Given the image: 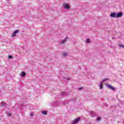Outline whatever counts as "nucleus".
Wrapping results in <instances>:
<instances>
[{"label":"nucleus","instance_id":"6ab92c4d","mask_svg":"<svg viewBox=\"0 0 124 124\" xmlns=\"http://www.w3.org/2000/svg\"><path fill=\"white\" fill-rule=\"evenodd\" d=\"M30 116H31V117H33V114L32 113H30Z\"/></svg>","mask_w":124,"mask_h":124},{"label":"nucleus","instance_id":"a211bd4d","mask_svg":"<svg viewBox=\"0 0 124 124\" xmlns=\"http://www.w3.org/2000/svg\"><path fill=\"white\" fill-rule=\"evenodd\" d=\"M7 116H8L9 117H10L11 116V114L8 113H7Z\"/></svg>","mask_w":124,"mask_h":124},{"label":"nucleus","instance_id":"39448f33","mask_svg":"<svg viewBox=\"0 0 124 124\" xmlns=\"http://www.w3.org/2000/svg\"><path fill=\"white\" fill-rule=\"evenodd\" d=\"M64 8L65 9H69L70 8V6H69V5L68 4H63Z\"/></svg>","mask_w":124,"mask_h":124},{"label":"nucleus","instance_id":"9d476101","mask_svg":"<svg viewBox=\"0 0 124 124\" xmlns=\"http://www.w3.org/2000/svg\"><path fill=\"white\" fill-rule=\"evenodd\" d=\"M42 114L44 115H47V111H42Z\"/></svg>","mask_w":124,"mask_h":124},{"label":"nucleus","instance_id":"ddd939ff","mask_svg":"<svg viewBox=\"0 0 124 124\" xmlns=\"http://www.w3.org/2000/svg\"><path fill=\"white\" fill-rule=\"evenodd\" d=\"M1 105H2V106H5V105H6V104H5V103H4V102H2Z\"/></svg>","mask_w":124,"mask_h":124},{"label":"nucleus","instance_id":"2eb2a0df","mask_svg":"<svg viewBox=\"0 0 124 124\" xmlns=\"http://www.w3.org/2000/svg\"><path fill=\"white\" fill-rule=\"evenodd\" d=\"M12 58H13V57L12 56H11V55H9V56H8V59H12Z\"/></svg>","mask_w":124,"mask_h":124},{"label":"nucleus","instance_id":"f3484780","mask_svg":"<svg viewBox=\"0 0 124 124\" xmlns=\"http://www.w3.org/2000/svg\"><path fill=\"white\" fill-rule=\"evenodd\" d=\"M111 17H113V18H115V17H117V18H119V17H121V16H111Z\"/></svg>","mask_w":124,"mask_h":124},{"label":"nucleus","instance_id":"f8f14e48","mask_svg":"<svg viewBox=\"0 0 124 124\" xmlns=\"http://www.w3.org/2000/svg\"><path fill=\"white\" fill-rule=\"evenodd\" d=\"M119 46H120V47H121L122 48H124V46L122 44H119Z\"/></svg>","mask_w":124,"mask_h":124},{"label":"nucleus","instance_id":"6e6552de","mask_svg":"<svg viewBox=\"0 0 124 124\" xmlns=\"http://www.w3.org/2000/svg\"><path fill=\"white\" fill-rule=\"evenodd\" d=\"M123 13L120 12V13H119L116 15V16H123Z\"/></svg>","mask_w":124,"mask_h":124},{"label":"nucleus","instance_id":"1a4fd4ad","mask_svg":"<svg viewBox=\"0 0 124 124\" xmlns=\"http://www.w3.org/2000/svg\"><path fill=\"white\" fill-rule=\"evenodd\" d=\"M62 57H67V54L65 52L62 53Z\"/></svg>","mask_w":124,"mask_h":124},{"label":"nucleus","instance_id":"0eeeda50","mask_svg":"<svg viewBox=\"0 0 124 124\" xmlns=\"http://www.w3.org/2000/svg\"><path fill=\"white\" fill-rule=\"evenodd\" d=\"M20 76H21V77H24V76H26V73H25V72H22L20 74Z\"/></svg>","mask_w":124,"mask_h":124},{"label":"nucleus","instance_id":"423d86ee","mask_svg":"<svg viewBox=\"0 0 124 124\" xmlns=\"http://www.w3.org/2000/svg\"><path fill=\"white\" fill-rule=\"evenodd\" d=\"M67 40V38H65V39H63L61 41V43L63 44V43H65L66 42V40Z\"/></svg>","mask_w":124,"mask_h":124},{"label":"nucleus","instance_id":"f257e3e1","mask_svg":"<svg viewBox=\"0 0 124 124\" xmlns=\"http://www.w3.org/2000/svg\"><path fill=\"white\" fill-rule=\"evenodd\" d=\"M106 80H108V79L106 78L103 79V81L100 83L99 87H100V90H101L102 89H103V82H104V81H106Z\"/></svg>","mask_w":124,"mask_h":124},{"label":"nucleus","instance_id":"412c9836","mask_svg":"<svg viewBox=\"0 0 124 124\" xmlns=\"http://www.w3.org/2000/svg\"><path fill=\"white\" fill-rule=\"evenodd\" d=\"M62 94L63 95H65V93H64V92L62 93Z\"/></svg>","mask_w":124,"mask_h":124},{"label":"nucleus","instance_id":"4468645a","mask_svg":"<svg viewBox=\"0 0 124 124\" xmlns=\"http://www.w3.org/2000/svg\"><path fill=\"white\" fill-rule=\"evenodd\" d=\"M87 43H90V39L88 38L86 40Z\"/></svg>","mask_w":124,"mask_h":124},{"label":"nucleus","instance_id":"4be33fe9","mask_svg":"<svg viewBox=\"0 0 124 124\" xmlns=\"http://www.w3.org/2000/svg\"><path fill=\"white\" fill-rule=\"evenodd\" d=\"M67 80H69V78H67Z\"/></svg>","mask_w":124,"mask_h":124},{"label":"nucleus","instance_id":"aec40b11","mask_svg":"<svg viewBox=\"0 0 124 124\" xmlns=\"http://www.w3.org/2000/svg\"><path fill=\"white\" fill-rule=\"evenodd\" d=\"M97 121H100V117H98L97 118Z\"/></svg>","mask_w":124,"mask_h":124},{"label":"nucleus","instance_id":"dca6fc26","mask_svg":"<svg viewBox=\"0 0 124 124\" xmlns=\"http://www.w3.org/2000/svg\"><path fill=\"white\" fill-rule=\"evenodd\" d=\"M78 90H84V87H80L78 88Z\"/></svg>","mask_w":124,"mask_h":124},{"label":"nucleus","instance_id":"f03ea898","mask_svg":"<svg viewBox=\"0 0 124 124\" xmlns=\"http://www.w3.org/2000/svg\"><path fill=\"white\" fill-rule=\"evenodd\" d=\"M80 121V118H77L75 120L73 121L71 124H76Z\"/></svg>","mask_w":124,"mask_h":124},{"label":"nucleus","instance_id":"20e7f679","mask_svg":"<svg viewBox=\"0 0 124 124\" xmlns=\"http://www.w3.org/2000/svg\"><path fill=\"white\" fill-rule=\"evenodd\" d=\"M107 87L108 88V89H110V90H112V91H115V88L114 87L111 86L110 84H107Z\"/></svg>","mask_w":124,"mask_h":124},{"label":"nucleus","instance_id":"7ed1b4c3","mask_svg":"<svg viewBox=\"0 0 124 124\" xmlns=\"http://www.w3.org/2000/svg\"><path fill=\"white\" fill-rule=\"evenodd\" d=\"M19 30H16L15 31H14V33L13 34H12V37H14L16 36V33H18V32H19Z\"/></svg>","mask_w":124,"mask_h":124},{"label":"nucleus","instance_id":"9b49d317","mask_svg":"<svg viewBox=\"0 0 124 124\" xmlns=\"http://www.w3.org/2000/svg\"><path fill=\"white\" fill-rule=\"evenodd\" d=\"M110 16H116V13L110 14Z\"/></svg>","mask_w":124,"mask_h":124}]
</instances>
